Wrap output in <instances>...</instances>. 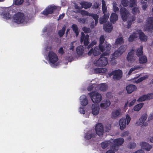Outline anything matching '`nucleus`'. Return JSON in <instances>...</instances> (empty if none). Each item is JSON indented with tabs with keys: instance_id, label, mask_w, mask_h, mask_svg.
Listing matches in <instances>:
<instances>
[{
	"instance_id": "57",
	"label": "nucleus",
	"mask_w": 153,
	"mask_h": 153,
	"mask_svg": "<svg viewBox=\"0 0 153 153\" xmlns=\"http://www.w3.org/2000/svg\"><path fill=\"white\" fill-rule=\"evenodd\" d=\"M96 44H97V41L96 40H94L88 46V48H90L93 46L94 45H96Z\"/></svg>"
},
{
	"instance_id": "10",
	"label": "nucleus",
	"mask_w": 153,
	"mask_h": 153,
	"mask_svg": "<svg viewBox=\"0 0 153 153\" xmlns=\"http://www.w3.org/2000/svg\"><path fill=\"white\" fill-rule=\"evenodd\" d=\"M134 51L133 50H131L128 53L127 57V59L128 61L130 63H133L137 59V57L134 56Z\"/></svg>"
},
{
	"instance_id": "23",
	"label": "nucleus",
	"mask_w": 153,
	"mask_h": 153,
	"mask_svg": "<svg viewBox=\"0 0 153 153\" xmlns=\"http://www.w3.org/2000/svg\"><path fill=\"white\" fill-rule=\"evenodd\" d=\"M124 40L121 35H119L116 39L114 47L116 48L118 45L122 44L124 43Z\"/></svg>"
},
{
	"instance_id": "31",
	"label": "nucleus",
	"mask_w": 153,
	"mask_h": 153,
	"mask_svg": "<svg viewBox=\"0 0 153 153\" xmlns=\"http://www.w3.org/2000/svg\"><path fill=\"white\" fill-rule=\"evenodd\" d=\"M143 69V68L141 65L135 66L132 67L129 71L128 74L130 75L132 73H134V71L136 70H139L140 69Z\"/></svg>"
},
{
	"instance_id": "48",
	"label": "nucleus",
	"mask_w": 153,
	"mask_h": 153,
	"mask_svg": "<svg viewBox=\"0 0 153 153\" xmlns=\"http://www.w3.org/2000/svg\"><path fill=\"white\" fill-rule=\"evenodd\" d=\"M90 16H92L95 20V22H96V23H98V19L99 18V16L98 15L96 14L91 13L90 15Z\"/></svg>"
},
{
	"instance_id": "3",
	"label": "nucleus",
	"mask_w": 153,
	"mask_h": 153,
	"mask_svg": "<svg viewBox=\"0 0 153 153\" xmlns=\"http://www.w3.org/2000/svg\"><path fill=\"white\" fill-rule=\"evenodd\" d=\"M108 63V59L101 55L98 59H95L93 62L94 64L96 66L98 67H104Z\"/></svg>"
},
{
	"instance_id": "2",
	"label": "nucleus",
	"mask_w": 153,
	"mask_h": 153,
	"mask_svg": "<svg viewBox=\"0 0 153 153\" xmlns=\"http://www.w3.org/2000/svg\"><path fill=\"white\" fill-rule=\"evenodd\" d=\"M126 49V45H123L120 46L117 50L115 51L111 56V62L112 64L114 65L116 64V61L115 59L117 58L119 56L122 54Z\"/></svg>"
},
{
	"instance_id": "55",
	"label": "nucleus",
	"mask_w": 153,
	"mask_h": 153,
	"mask_svg": "<svg viewBox=\"0 0 153 153\" xmlns=\"http://www.w3.org/2000/svg\"><path fill=\"white\" fill-rule=\"evenodd\" d=\"M147 100L153 98V93H149L146 95Z\"/></svg>"
},
{
	"instance_id": "50",
	"label": "nucleus",
	"mask_w": 153,
	"mask_h": 153,
	"mask_svg": "<svg viewBox=\"0 0 153 153\" xmlns=\"http://www.w3.org/2000/svg\"><path fill=\"white\" fill-rule=\"evenodd\" d=\"M24 0H14V2L16 5H19L22 4Z\"/></svg>"
},
{
	"instance_id": "64",
	"label": "nucleus",
	"mask_w": 153,
	"mask_h": 153,
	"mask_svg": "<svg viewBox=\"0 0 153 153\" xmlns=\"http://www.w3.org/2000/svg\"><path fill=\"white\" fill-rule=\"evenodd\" d=\"M133 153H145L144 151L142 149L138 150Z\"/></svg>"
},
{
	"instance_id": "51",
	"label": "nucleus",
	"mask_w": 153,
	"mask_h": 153,
	"mask_svg": "<svg viewBox=\"0 0 153 153\" xmlns=\"http://www.w3.org/2000/svg\"><path fill=\"white\" fill-rule=\"evenodd\" d=\"M121 3L123 6L126 7L128 5L129 2L128 0H122Z\"/></svg>"
},
{
	"instance_id": "36",
	"label": "nucleus",
	"mask_w": 153,
	"mask_h": 153,
	"mask_svg": "<svg viewBox=\"0 0 153 153\" xmlns=\"http://www.w3.org/2000/svg\"><path fill=\"white\" fill-rule=\"evenodd\" d=\"M137 30H136L134 33L131 35L128 38V41L129 42L133 41L135 38L138 37Z\"/></svg>"
},
{
	"instance_id": "8",
	"label": "nucleus",
	"mask_w": 153,
	"mask_h": 153,
	"mask_svg": "<svg viewBox=\"0 0 153 153\" xmlns=\"http://www.w3.org/2000/svg\"><path fill=\"white\" fill-rule=\"evenodd\" d=\"M13 20L14 22L17 23H23L25 21V17L23 13H18L15 15Z\"/></svg>"
},
{
	"instance_id": "18",
	"label": "nucleus",
	"mask_w": 153,
	"mask_h": 153,
	"mask_svg": "<svg viewBox=\"0 0 153 153\" xmlns=\"http://www.w3.org/2000/svg\"><path fill=\"white\" fill-rule=\"evenodd\" d=\"M3 12L1 15L3 17L6 19H10L11 17L10 15L9 12V9L8 8H4L2 9Z\"/></svg>"
},
{
	"instance_id": "34",
	"label": "nucleus",
	"mask_w": 153,
	"mask_h": 153,
	"mask_svg": "<svg viewBox=\"0 0 153 153\" xmlns=\"http://www.w3.org/2000/svg\"><path fill=\"white\" fill-rule=\"evenodd\" d=\"M110 104V101L109 100H107L101 103L100 106L101 108L105 109L109 107Z\"/></svg>"
},
{
	"instance_id": "7",
	"label": "nucleus",
	"mask_w": 153,
	"mask_h": 153,
	"mask_svg": "<svg viewBox=\"0 0 153 153\" xmlns=\"http://www.w3.org/2000/svg\"><path fill=\"white\" fill-rule=\"evenodd\" d=\"M147 117V115L146 114H143L141 116L138 120L136 122L135 125L138 126L140 125L145 126H147L148 125V123L146 122H145Z\"/></svg>"
},
{
	"instance_id": "56",
	"label": "nucleus",
	"mask_w": 153,
	"mask_h": 153,
	"mask_svg": "<svg viewBox=\"0 0 153 153\" xmlns=\"http://www.w3.org/2000/svg\"><path fill=\"white\" fill-rule=\"evenodd\" d=\"M106 97L107 98L109 99H111L113 97L112 94L111 92H108L106 94Z\"/></svg>"
},
{
	"instance_id": "40",
	"label": "nucleus",
	"mask_w": 153,
	"mask_h": 153,
	"mask_svg": "<svg viewBox=\"0 0 153 153\" xmlns=\"http://www.w3.org/2000/svg\"><path fill=\"white\" fill-rule=\"evenodd\" d=\"M102 10L104 14H106L107 10V7L106 6L105 1L104 0H102Z\"/></svg>"
},
{
	"instance_id": "5",
	"label": "nucleus",
	"mask_w": 153,
	"mask_h": 153,
	"mask_svg": "<svg viewBox=\"0 0 153 153\" xmlns=\"http://www.w3.org/2000/svg\"><path fill=\"white\" fill-rule=\"evenodd\" d=\"M88 94L93 102L98 103L102 100V97L101 94L97 91H92L89 93Z\"/></svg>"
},
{
	"instance_id": "6",
	"label": "nucleus",
	"mask_w": 153,
	"mask_h": 153,
	"mask_svg": "<svg viewBox=\"0 0 153 153\" xmlns=\"http://www.w3.org/2000/svg\"><path fill=\"white\" fill-rule=\"evenodd\" d=\"M130 117L128 115H127L126 118H123L119 121V125L121 130H123L126 127V125H128L131 120Z\"/></svg>"
},
{
	"instance_id": "45",
	"label": "nucleus",
	"mask_w": 153,
	"mask_h": 153,
	"mask_svg": "<svg viewBox=\"0 0 153 153\" xmlns=\"http://www.w3.org/2000/svg\"><path fill=\"white\" fill-rule=\"evenodd\" d=\"M142 47L140 46V47L136 51V55L138 56H139L142 54Z\"/></svg>"
},
{
	"instance_id": "37",
	"label": "nucleus",
	"mask_w": 153,
	"mask_h": 153,
	"mask_svg": "<svg viewBox=\"0 0 153 153\" xmlns=\"http://www.w3.org/2000/svg\"><path fill=\"white\" fill-rule=\"evenodd\" d=\"M76 52L77 54L81 56L84 53V47L82 46H80L77 47L76 49Z\"/></svg>"
},
{
	"instance_id": "16",
	"label": "nucleus",
	"mask_w": 153,
	"mask_h": 153,
	"mask_svg": "<svg viewBox=\"0 0 153 153\" xmlns=\"http://www.w3.org/2000/svg\"><path fill=\"white\" fill-rule=\"evenodd\" d=\"M113 75V78L114 79H120L122 76V71L120 70H115L111 73Z\"/></svg>"
},
{
	"instance_id": "54",
	"label": "nucleus",
	"mask_w": 153,
	"mask_h": 153,
	"mask_svg": "<svg viewBox=\"0 0 153 153\" xmlns=\"http://www.w3.org/2000/svg\"><path fill=\"white\" fill-rule=\"evenodd\" d=\"M105 41L104 37L103 36H101L100 38V44L99 45H101Z\"/></svg>"
},
{
	"instance_id": "44",
	"label": "nucleus",
	"mask_w": 153,
	"mask_h": 153,
	"mask_svg": "<svg viewBox=\"0 0 153 153\" xmlns=\"http://www.w3.org/2000/svg\"><path fill=\"white\" fill-rule=\"evenodd\" d=\"M132 13L134 14H137L140 12V10L139 8L138 7H136L132 9Z\"/></svg>"
},
{
	"instance_id": "62",
	"label": "nucleus",
	"mask_w": 153,
	"mask_h": 153,
	"mask_svg": "<svg viewBox=\"0 0 153 153\" xmlns=\"http://www.w3.org/2000/svg\"><path fill=\"white\" fill-rule=\"evenodd\" d=\"M136 101V99H134L132 100L131 102H130L128 105V106L129 107H131L135 103Z\"/></svg>"
},
{
	"instance_id": "4",
	"label": "nucleus",
	"mask_w": 153,
	"mask_h": 153,
	"mask_svg": "<svg viewBox=\"0 0 153 153\" xmlns=\"http://www.w3.org/2000/svg\"><path fill=\"white\" fill-rule=\"evenodd\" d=\"M99 47L100 51L103 52L102 54V55L107 56L110 54L111 48V46L110 44L106 43L103 46L100 45H99Z\"/></svg>"
},
{
	"instance_id": "58",
	"label": "nucleus",
	"mask_w": 153,
	"mask_h": 153,
	"mask_svg": "<svg viewBox=\"0 0 153 153\" xmlns=\"http://www.w3.org/2000/svg\"><path fill=\"white\" fill-rule=\"evenodd\" d=\"M113 8H114V12H116L119 11V8L117 6L115 3H113Z\"/></svg>"
},
{
	"instance_id": "61",
	"label": "nucleus",
	"mask_w": 153,
	"mask_h": 153,
	"mask_svg": "<svg viewBox=\"0 0 153 153\" xmlns=\"http://www.w3.org/2000/svg\"><path fill=\"white\" fill-rule=\"evenodd\" d=\"M136 144L135 143H130L129 147L131 149H134L136 146Z\"/></svg>"
},
{
	"instance_id": "33",
	"label": "nucleus",
	"mask_w": 153,
	"mask_h": 153,
	"mask_svg": "<svg viewBox=\"0 0 153 153\" xmlns=\"http://www.w3.org/2000/svg\"><path fill=\"white\" fill-rule=\"evenodd\" d=\"M80 4L82 5V8L85 9L89 8L92 6L91 3L88 2L82 1L80 3Z\"/></svg>"
},
{
	"instance_id": "14",
	"label": "nucleus",
	"mask_w": 153,
	"mask_h": 153,
	"mask_svg": "<svg viewBox=\"0 0 153 153\" xmlns=\"http://www.w3.org/2000/svg\"><path fill=\"white\" fill-rule=\"evenodd\" d=\"M99 47H96L94 49L92 48L88 53V55H91L93 54L94 56H95L100 55L101 53V51L99 49Z\"/></svg>"
},
{
	"instance_id": "47",
	"label": "nucleus",
	"mask_w": 153,
	"mask_h": 153,
	"mask_svg": "<svg viewBox=\"0 0 153 153\" xmlns=\"http://www.w3.org/2000/svg\"><path fill=\"white\" fill-rule=\"evenodd\" d=\"M94 88H95V89L97 88V84H93L88 86L87 88V89L88 91H90L92 90Z\"/></svg>"
},
{
	"instance_id": "11",
	"label": "nucleus",
	"mask_w": 153,
	"mask_h": 153,
	"mask_svg": "<svg viewBox=\"0 0 153 153\" xmlns=\"http://www.w3.org/2000/svg\"><path fill=\"white\" fill-rule=\"evenodd\" d=\"M111 140L110 141H105L101 143V146L102 149H104L107 147L110 146H111L112 149L114 150H118V148L117 149L116 147L114 146L113 144L112 143Z\"/></svg>"
},
{
	"instance_id": "19",
	"label": "nucleus",
	"mask_w": 153,
	"mask_h": 153,
	"mask_svg": "<svg viewBox=\"0 0 153 153\" xmlns=\"http://www.w3.org/2000/svg\"><path fill=\"white\" fill-rule=\"evenodd\" d=\"M82 36L81 37L80 42H83L85 46L87 45L89 43L88 41L89 35H85L84 33H81Z\"/></svg>"
},
{
	"instance_id": "53",
	"label": "nucleus",
	"mask_w": 153,
	"mask_h": 153,
	"mask_svg": "<svg viewBox=\"0 0 153 153\" xmlns=\"http://www.w3.org/2000/svg\"><path fill=\"white\" fill-rule=\"evenodd\" d=\"M137 0H130V4L129 6L132 7L136 4Z\"/></svg>"
},
{
	"instance_id": "52",
	"label": "nucleus",
	"mask_w": 153,
	"mask_h": 153,
	"mask_svg": "<svg viewBox=\"0 0 153 153\" xmlns=\"http://www.w3.org/2000/svg\"><path fill=\"white\" fill-rule=\"evenodd\" d=\"M76 42V41H74L72 42H71L70 45L69 49L70 50H71L73 51L74 50V48L75 45V44Z\"/></svg>"
},
{
	"instance_id": "28",
	"label": "nucleus",
	"mask_w": 153,
	"mask_h": 153,
	"mask_svg": "<svg viewBox=\"0 0 153 153\" xmlns=\"http://www.w3.org/2000/svg\"><path fill=\"white\" fill-rule=\"evenodd\" d=\"M138 37L141 42H145L147 40V37L140 30H137Z\"/></svg>"
},
{
	"instance_id": "1",
	"label": "nucleus",
	"mask_w": 153,
	"mask_h": 153,
	"mask_svg": "<svg viewBox=\"0 0 153 153\" xmlns=\"http://www.w3.org/2000/svg\"><path fill=\"white\" fill-rule=\"evenodd\" d=\"M120 12L123 20L124 21H126L128 20L127 22L128 25L127 27L128 28H129L133 23V22L135 20V18L133 16H131L129 11L125 8H121L120 9Z\"/></svg>"
},
{
	"instance_id": "22",
	"label": "nucleus",
	"mask_w": 153,
	"mask_h": 153,
	"mask_svg": "<svg viewBox=\"0 0 153 153\" xmlns=\"http://www.w3.org/2000/svg\"><path fill=\"white\" fill-rule=\"evenodd\" d=\"M112 142H114L113 145H116V146H115L116 147L117 149H118V146L121 145L124 142V140L122 138H119L115 139L114 141L113 140H111Z\"/></svg>"
},
{
	"instance_id": "26",
	"label": "nucleus",
	"mask_w": 153,
	"mask_h": 153,
	"mask_svg": "<svg viewBox=\"0 0 153 153\" xmlns=\"http://www.w3.org/2000/svg\"><path fill=\"white\" fill-rule=\"evenodd\" d=\"M148 77V76L147 75H146L139 79H138L137 77L134 78L132 80V82L134 83H138L146 79Z\"/></svg>"
},
{
	"instance_id": "9",
	"label": "nucleus",
	"mask_w": 153,
	"mask_h": 153,
	"mask_svg": "<svg viewBox=\"0 0 153 153\" xmlns=\"http://www.w3.org/2000/svg\"><path fill=\"white\" fill-rule=\"evenodd\" d=\"M48 57L50 62L52 64L55 63L58 59L56 54L52 51L49 52Z\"/></svg>"
},
{
	"instance_id": "30",
	"label": "nucleus",
	"mask_w": 153,
	"mask_h": 153,
	"mask_svg": "<svg viewBox=\"0 0 153 153\" xmlns=\"http://www.w3.org/2000/svg\"><path fill=\"white\" fill-rule=\"evenodd\" d=\"M109 16V14L108 13H106V14H104L103 17L100 19V23L101 24H102L105 22L108 19Z\"/></svg>"
},
{
	"instance_id": "21",
	"label": "nucleus",
	"mask_w": 153,
	"mask_h": 153,
	"mask_svg": "<svg viewBox=\"0 0 153 153\" xmlns=\"http://www.w3.org/2000/svg\"><path fill=\"white\" fill-rule=\"evenodd\" d=\"M121 114V109L120 108L114 110L111 114V117L116 119L120 116Z\"/></svg>"
},
{
	"instance_id": "20",
	"label": "nucleus",
	"mask_w": 153,
	"mask_h": 153,
	"mask_svg": "<svg viewBox=\"0 0 153 153\" xmlns=\"http://www.w3.org/2000/svg\"><path fill=\"white\" fill-rule=\"evenodd\" d=\"M100 107L97 104H94L92 105L91 107L92 113L93 115H97L100 111Z\"/></svg>"
},
{
	"instance_id": "60",
	"label": "nucleus",
	"mask_w": 153,
	"mask_h": 153,
	"mask_svg": "<svg viewBox=\"0 0 153 153\" xmlns=\"http://www.w3.org/2000/svg\"><path fill=\"white\" fill-rule=\"evenodd\" d=\"M97 23H96V22H94V21L92 22L90 25L91 27L92 28H94L97 25Z\"/></svg>"
},
{
	"instance_id": "13",
	"label": "nucleus",
	"mask_w": 153,
	"mask_h": 153,
	"mask_svg": "<svg viewBox=\"0 0 153 153\" xmlns=\"http://www.w3.org/2000/svg\"><path fill=\"white\" fill-rule=\"evenodd\" d=\"M140 145L141 149L147 151H149L152 148V145L145 142H141Z\"/></svg>"
},
{
	"instance_id": "63",
	"label": "nucleus",
	"mask_w": 153,
	"mask_h": 153,
	"mask_svg": "<svg viewBox=\"0 0 153 153\" xmlns=\"http://www.w3.org/2000/svg\"><path fill=\"white\" fill-rule=\"evenodd\" d=\"M129 134V132L128 131H126L123 132L121 135V136L123 137H125L128 136Z\"/></svg>"
},
{
	"instance_id": "41",
	"label": "nucleus",
	"mask_w": 153,
	"mask_h": 153,
	"mask_svg": "<svg viewBox=\"0 0 153 153\" xmlns=\"http://www.w3.org/2000/svg\"><path fill=\"white\" fill-rule=\"evenodd\" d=\"M139 60L140 63L143 64L147 62V59L146 56H143L139 57Z\"/></svg>"
},
{
	"instance_id": "35",
	"label": "nucleus",
	"mask_w": 153,
	"mask_h": 153,
	"mask_svg": "<svg viewBox=\"0 0 153 153\" xmlns=\"http://www.w3.org/2000/svg\"><path fill=\"white\" fill-rule=\"evenodd\" d=\"M118 18L117 15L115 13H113L111 14L110 19L111 22L114 23L117 20Z\"/></svg>"
},
{
	"instance_id": "25",
	"label": "nucleus",
	"mask_w": 153,
	"mask_h": 153,
	"mask_svg": "<svg viewBox=\"0 0 153 153\" xmlns=\"http://www.w3.org/2000/svg\"><path fill=\"white\" fill-rule=\"evenodd\" d=\"M108 88L107 85L105 83H102L97 85V88L96 89V90H100L101 91H106Z\"/></svg>"
},
{
	"instance_id": "27",
	"label": "nucleus",
	"mask_w": 153,
	"mask_h": 153,
	"mask_svg": "<svg viewBox=\"0 0 153 153\" xmlns=\"http://www.w3.org/2000/svg\"><path fill=\"white\" fill-rule=\"evenodd\" d=\"M81 104L83 106H86L88 103L86 97L85 95L81 96L80 97Z\"/></svg>"
},
{
	"instance_id": "59",
	"label": "nucleus",
	"mask_w": 153,
	"mask_h": 153,
	"mask_svg": "<svg viewBox=\"0 0 153 153\" xmlns=\"http://www.w3.org/2000/svg\"><path fill=\"white\" fill-rule=\"evenodd\" d=\"M83 30L85 33H88L90 32V30L89 28L84 27L83 28Z\"/></svg>"
},
{
	"instance_id": "32",
	"label": "nucleus",
	"mask_w": 153,
	"mask_h": 153,
	"mask_svg": "<svg viewBox=\"0 0 153 153\" xmlns=\"http://www.w3.org/2000/svg\"><path fill=\"white\" fill-rule=\"evenodd\" d=\"M107 71V69L104 68H96L94 69V71L96 73H105Z\"/></svg>"
},
{
	"instance_id": "17",
	"label": "nucleus",
	"mask_w": 153,
	"mask_h": 153,
	"mask_svg": "<svg viewBox=\"0 0 153 153\" xmlns=\"http://www.w3.org/2000/svg\"><path fill=\"white\" fill-rule=\"evenodd\" d=\"M146 29L150 30L153 29V18L152 17L148 19L147 20V24L145 26Z\"/></svg>"
},
{
	"instance_id": "12",
	"label": "nucleus",
	"mask_w": 153,
	"mask_h": 153,
	"mask_svg": "<svg viewBox=\"0 0 153 153\" xmlns=\"http://www.w3.org/2000/svg\"><path fill=\"white\" fill-rule=\"evenodd\" d=\"M96 133L99 136H101L103 133V127L101 123H98L95 126V128Z\"/></svg>"
},
{
	"instance_id": "43",
	"label": "nucleus",
	"mask_w": 153,
	"mask_h": 153,
	"mask_svg": "<svg viewBox=\"0 0 153 153\" xmlns=\"http://www.w3.org/2000/svg\"><path fill=\"white\" fill-rule=\"evenodd\" d=\"M66 28V27L65 26H64L63 27L62 29L59 31L58 33L60 37H61L63 36L64 34Z\"/></svg>"
},
{
	"instance_id": "24",
	"label": "nucleus",
	"mask_w": 153,
	"mask_h": 153,
	"mask_svg": "<svg viewBox=\"0 0 153 153\" xmlns=\"http://www.w3.org/2000/svg\"><path fill=\"white\" fill-rule=\"evenodd\" d=\"M103 28L105 32H110L113 29V27L110 23L108 22L104 25Z\"/></svg>"
},
{
	"instance_id": "42",
	"label": "nucleus",
	"mask_w": 153,
	"mask_h": 153,
	"mask_svg": "<svg viewBox=\"0 0 153 153\" xmlns=\"http://www.w3.org/2000/svg\"><path fill=\"white\" fill-rule=\"evenodd\" d=\"M71 28L73 31L75 33L76 36H77L79 34V32L77 26L76 25L74 24L72 26Z\"/></svg>"
},
{
	"instance_id": "46",
	"label": "nucleus",
	"mask_w": 153,
	"mask_h": 153,
	"mask_svg": "<svg viewBox=\"0 0 153 153\" xmlns=\"http://www.w3.org/2000/svg\"><path fill=\"white\" fill-rule=\"evenodd\" d=\"M79 12L80 13H81V15L83 16H90V15L91 14L88 11L83 10H80Z\"/></svg>"
},
{
	"instance_id": "38",
	"label": "nucleus",
	"mask_w": 153,
	"mask_h": 153,
	"mask_svg": "<svg viewBox=\"0 0 153 153\" xmlns=\"http://www.w3.org/2000/svg\"><path fill=\"white\" fill-rule=\"evenodd\" d=\"M143 105L144 104L143 103H141L137 105L134 107L133 109L134 110L136 111H139L143 106Z\"/></svg>"
},
{
	"instance_id": "39",
	"label": "nucleus",
	"mask_w": 153,
	"mask_h": 153,
	"mask_svg": "<svg viewBox=\"0 0 153 153\" xmlns=\"http://www.w3.org/2000/svg\"><path fill=\"white\" fill-rule=\"evenodd\" d=\"M96 134L94 133H92L91 131H89L87 133L85 136V138L87 139H89L91 138L94 137Z\"/></svg>"
},
{
	"instance_id": "15",
	"label": "nucleus",
	"mask_w": 153,
	"mask_h": 153,
	"mask_svg": "<svg viewBox=\"0 0 153 153\" xmlns=\"http://www.w3.org/2000/svg\"><path fill=\"white\" fill-rule=\"evenodd\" d=\"M56 9V7L55 6H48L43 11V14L47 15L49 14L52 13L53 11Z\"/></svg>"
},
{
	"instance_id": "49",
	"label": "nucleus",
	"mask_w": 153,
	"mask_h": 153,
	"mask_svg": "<svg viewBox=\"0 0 153 153\" xmlns=\"http://www.w3.org/2000/svg\"><path fill=\"white\" fill-rule=\"evenodd\" d=\"M147 100L146 95H144L140 97L137 101L138 102L143 101Z\"/></svg>"
},
{
	"instance_id": "29",
	"label": "nucleus",
	"mask_w": 153,
	"mask_h": 153,
	"mask_svg": "<svg viewBox=\"0 0 153 153\" xmlns=\"http://www.w3.org/2000/svg\"><path fill=\"white\" fill-rule=\"evenodd\" d=\"M136 88L134 85H130L126 87V90L128 94H130L136 89Z\"/></svg>"
}]
</instances>
